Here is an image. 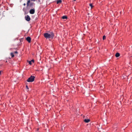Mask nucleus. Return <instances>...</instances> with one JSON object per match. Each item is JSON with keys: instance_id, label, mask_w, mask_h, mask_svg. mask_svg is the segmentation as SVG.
Returning <instances> with one entry per match:
<instances>
[{"instance_id": "4", "label": "nucleus", "mask_w": 132, "mask_h": 132, "mask_svg": "<svg viewBox=\"0 0 132 132\" xmlns=\"http://www.w3.org/2000/svg\"><path fill=\"white\" fill-rule=\"evenodd\" d=\"M25 20L28 21H29L30 20V18L29 16L28 15H27L25 17Z\"/></svg>"}, {"instance_id": "22", "label": "nucleus", "mask_w": 132, "mask_h": 132, "mask_svg": "<svg viewBox=\"0 0 132 132\" xmlns=\"http://www.w3.org/2000/svg\"><path fill=\"white\" fill-rule=\"evenodd\" d=\"M5 63H6V62H7V61H5Z\"/></svg>"}, {"instance_id": "18", "label": "nucleus", "mask_w": 132, "mask_h": 132, "mask_svg": "<svg viewBox=\"0 0 132 132\" xmlns=\"http://www.w3.org/2000/svg\"><path fill=\"white\" fill-rule=\"evenodd\" d=\"M39 129L38 128L36 130V132H38Z\"/></svg>"}, {"instance_id": "11", "label": "nucleus", "mask_w": 132, "mask_h": 132, "mask_svg": "<svg viewBox=\"0 0 132 132\" xmlns=\"http://www.w3.org/2000/svg\"><path fill=\"white\" fill-rule=\"evenodd\" d=\"M62 1L61 0H59L58 1H57V4H59V3H61L62 2Z\"/></svg>"}, {"instance_id": "20", "label": "nucleus", "mask_w": 132, "mask_h": 132, "mask_svg": "<svg viewBox=\"0 0 132 132\" xmlns=\"http://www.w3.org/2000/svg\"><path fill=\"white\" fill-rule=\"evenodd\" d=\"M26 88H27V89H28V86H27H27H26Z\"/></svg>"}, {"instance_id": "15", "label": "nucleus", "mask_w": 132, "mask_h": 132, "mask_svg": "<svg viewBox=\"0 0 132 132\" xmlns=\"http://www.w3.org/2000/svg\"><path fill=\"white\" fill-rule=\"evenodd\" d=\"M106 38V37L105 36H103V40H104Z\"/></svg>"}, {"instance_id": "16", "label": "nucleus", "mask_w": 132, "mask_h": 132, "mask_svg": "<svg viewBox=\"0 0 132 132\" xmlns=\"http://www.w3.org/2000/svg\"><path fill=\"white\" fill-rule=\"evenodd\" d=\"M3 73V71L2 70H1L0 71V75H1L2 74V73Z\"/></svg>"}, {"instance_id": "10", "label": "nucleus", "mask_w": 132, "mask_h": 132, "mask_svg": "<svg viewBox=\"0 0 132 132\" xmlns=\"http://www.w3.org/2000/svg\"><path fill=\"white\" fill-rule=\"evenodd\" d=\"M62 18L63 19H67V17L66 16H63L62 17Z\"/></svg>"}, {"instance_id": "5", "label": "nucleus", "mask_w": 132, "mask_h": 132, "mask_svg": "<svg viewBox=\"0 0 132 132\" xmlns=\"http://www.w3.org/2000/svg\"><path fill=\"white\" fill-rule=\"evenodd\" d=\"M30 13L31 14H33L35 13V9H31L29 11Z\"/></svg>"}, {"instance_id": "6", "label": "nucleus", "mask_w": 132, "mask_h": 132, "mask_svg": "<svg viewBox=\"0 0 132 132\" xmlns=\"http://www.w3.org/2000/svg\"><path fill=\"white\" fill-rule=\"evenodd\" d=\"M27 40L29 43H30L31 41V38L29 37H28L26 39Z\"/></svg>"}, {"instance_id": "7", "label": "nucleus", "mask_w": 132, "mask_h": 132, "mask_svg": "<svg viewBox=\"0 0 132 132\" xmlns=\"http://www.w3.org/2000/svg\"><path fill=\"white\" fill-rule=\"evenodd\" d=\"M84 121L86 123H88L90 121V120L88 119H86L84 120Z\"/></svg>"}, {"instance_id": "14", "label": "nucleus", "mask_w": 132, "mask_h": 132, "mask_svg": "<svg viewBox=\"0 0 132 132\" xmlns=\"http://www.w3.org/2000/svg\"><path fill=\"white\" fill-rule=\"evenodd\" d=\"M31 62H31V61H29L28 62L29 64L30 65H31L32 64Z\"/></svg>"}, {"instance_id": "13", "label": "nucleus", "mask_w": 132, "mask_h": 132, "mask_svg": "<svg viewBox=\"0 0 132 132\" xmlns=\"http://www.w3.org/2000/svg\"><path fill=\"white\" fill-rule=\"evenodd\" d=\"M89 6H90L91 8H92L93 7V6L92 5V4L90 3L89 4Z\"/></svg>"}, {"instance_id": "12", "label": "nucleus", "mask_w": 132, "mask_h": 132, "mask_svg": "<svg viewBox=\"0 0 132 132\" xmlns=\"http://www.w3.org/2000/svg\"><path fill=\"white\" fill-rule=\"evenodd\" d=\"M11 55L12 57H13L14 56V55L13 53H11Z\"/></svg>"}, {"instance_id": "2", "label": "nucleus", "mask_w": 132, "mask_h": 132, "mask_svg": "<svg viewBox=\"0 0 132 132\" xmlns=\"http://www.w3.org/2000/svg\"><path fill=\"white\" fill-rule=\"evenodd\" d=\"M34 5L35 3H34L31 2L30 0H28V1L27 3V6L31 7H32Z\"/></svg>"}, {"instance_id": "8", "label": "nucleus", "mask_w": 132, "mask_h": 132, "mask_svg": "<svg viewBox=\"0 0 132 132\" xmlns=\"http://www.w3.org/2000/svg\"><path fill=\"white\" fill-rule=\"evenodd\" d=\"M120 54L119 53H118V52L115 55V56L116 57H119L120 56Z\"/></svg>"}, {"instance_id": "3", "label": "nucleus", "mask_w": 132, "mask_h": 132, "mask_svg": "<svg viewBox=\"0 0 132 132\" xmlns=\"http://www.w3.org/2000/svg\"><path fill=\"white\" fill-rule=\"evenodd\" d=\"M35 77L34 76H31L27 80L28 82H32L34 81Z\"/></svg>"}, {"instance_id": "19", "label": "nucleus", "mask_w": 132, "mask_h": 132, "mask_svg": "<svg viewBox=\"0 0 132 132\" xmlns=\"http://www.w3.org/2000/svg\"><path fill=\"white\" fill-rule=\"evenodd\" d=\"M14 53H18V52L17 51H15L14 52Z\"/></svg>"}, {"instance_id": "9", "label": "nucleus", "mask_w": 132, "mask_h": 132, "mask_svg": "<svg viewBox=\"0 0 132 132\" xmlns=\"http://www.w3.org/2000/svg\"><path fill=\"white\" fill-rule=\"evenodd\" d=\"M4 62V61H1V62L2 63L0 64V67H2L3 66L4 64L3 63Z\"/></svg>"}, {"instance_id": "1", "label": "nucleus", "mask_w": 132, "mask_h": 132, "mask_svg": "<svg viewBox=\"0 0 132 132\" xmlns=\"http://www.w3.org/2000/svg\"><path fill=\"white\" fill-rule=\"evenodd\" d=\"M54 34L53 32H51V34L48 33H45L44 34V37L46 39L52 38V39L54 37Z\"/></svg>"}, {"instance_id": "21", "label": "nucleus", "mask_w": 132, "mask_h": 132, "mask_svg": "<svg viewBox=\"0 0 132 132\" xmlns=\"http://www.w3.org/2000/svg\"><path fill=\"white\" fill-rule=\"evenodd\" d=\"M23 5H24V6H25V5H26V4H25V3H24V4H23Z\"/></svg>"}, {"instance_id": "17", "label": "nucleus", "mask_w": 132, "mask_h": 132, "mask_svg": "<svg viewBox=\"0 0 132 132\" xmlns=\"http://www.w3.org/2000/svg\"><path fill=\"white\" fill-rule=\"evenodd\" d=\"M31 61L33 63H34V60L33 59H32L31 60Z\"/></svg>"}]
</instances>
